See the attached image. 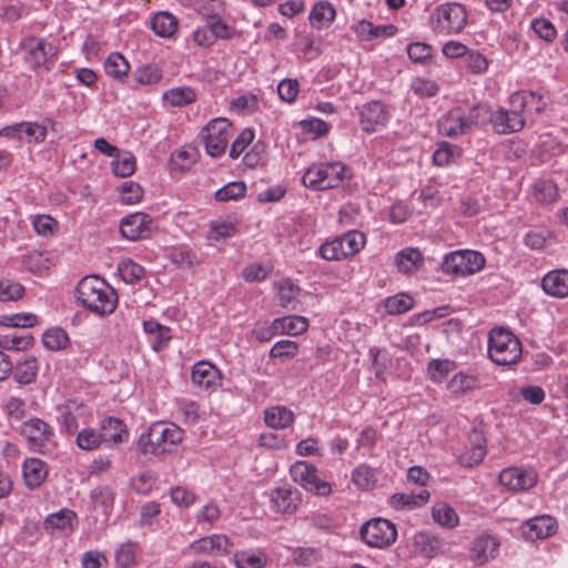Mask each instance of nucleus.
<instances>
[{"mask_svg":"<svg viewBox=\"0 0 568 568\" xmlns=\"http://www.w3.org/2000/svg\"><path fill=\"white\" fill-rule=\"evenodd\" d=\"M184 437V430L173 423H153L139 438L143 454L160 455L171 452Z\"/></svg>","mask_w":568,"mask_h":568,"instance_id":"3","label":"nucleus"},{"mask_svg":"<svg viewBox=\"0 0 568 568\" xmlns=\"http://www.w3.org/2000/svg\"><path fill=\"white\" fill-rule=\"evenodd\" d=\"M38 323L37 315L32 313H16L0 316V324L8 327H32Z\"/></svg>","mask_w":568,"mask_h":568,"instance_id":"52","label":"nucleus"},{"mask_svg":"<svg viewBox=\"0 0 568 568\" xmlns=\"http://www.w3.org/2000/svg\"><path fill=\"white\" fill-rule=\"evenodd\" d=\"M479 387L476 376L458 373L448 382L447 389L455 396L464 395Z\"/></svg>","mask_w":568,"mask_h":568,"instance_id":"37","label":"nucleus"},{"mask_svg":"<svg viewBox=\"0 0 568 568\" xmlns=\"http://www.w3.org/2000/svg\"><path fill=\"white\" fill-rule=\"evenodd\" d=\"M385 310L390 315H397L409 311L414 305L412 296L400 293L385 300Z\"/></svg>","mask_w":568,"mask_h":568,"instance_id":"49","label":"nucleus"},{"mask_svg":"<svg viewBox=\"0 0 568 568\" xmlns=\"http://www.w3.org/2000/svg\"><path fill=\"white\" fill-rule=\"evenodd\" d=\"M412 91L420 98H430L438 92V85L425 78H415L410 84Z\"/></svg>","mask_w":568,"mask_h":568,"instance_id":"64","label":"nucleus"},{"mask_svg":"<svg viewBox=\"0 0 568 568\" xmlns=\"http://www.w3.org/2000/svg\"><path fill=\"white\" fill-rule=\"evenodd\" d=\"M488 116L489 106L486 104L454 108L438 120V131L444 136L456 139L469 133L474 126L486 124Z\"/></svg>","mask_w":568,"mask_h":568,"instance_id":"2","label":"nucleus"},{"mask_svg":"<svg viewBox=\"0 0 568 568\" xmlns=\"http://www.w3.org/2000/svg\"><path fill=\"white\" fill-rule=\"evenodd\" d=\"M271 509L276 514L292 515L294 514L300 504V491L288 485L274 488L268 494Z\"/></svg>","mask_w":568,"mask_h":568,"instance_id":"16","label":"nucleus"},{"mask_svg":"<svg viewBox=\"0 0 568 568\" xmlns=\"http://www.w3.org/2000/svg\"><path fill=\"white\" fill-rule=\"evenodd\" d=\"M523 355L521 342L509 329L494 327L488 334V356L497 365L517 364Z\"/></svg>","mask_w":568,"mask_h":568,"instance_id":"4","label":"nucleus"},{"mask_svg":"<svg viewBox=\"0 0 568 568\" xmlns=\"http://www.w3.org/2000/svg\"><path fill=\"white\" fill-rule=\"evenodd\" d=\"M191 377L194 385L206 390H215L222 384L221 372L206 361L194 364Z\"/></svg>","mask_w":568,"mask_h":568,"instance_id":"17","label":"nucleus"},{"mask_svg":"<svg viewBox=\"0 0 568 568\" xmlns=\"http://www.w3.org/2000/svg\"><path fill=\"white\" fill-rule=\"evenodd\" d=\"M120 200L123 204H135L142 200L143 189L139 183L129 181L119 186Z\"/></svg>","mask_w":568,"mask_h":568,"instance_id":"55","label":"nucleus"},{"mask_svg":"<svg viewBox=\"0 0 568 568\" xmlns=\"http://www.w3.org/2000/svg\"><path fill=\"white\" fill-rule=\"evenodd\" d=\"M105 73L113 79H124L130 70L128 60L120 53H111L104 63Z\"/></svg>","mask_w":568,"mask_h":568,"instance_id":"40","label":"nucleus"},{"mask_svg":"<svg viewBox=\"0 0 568 568\" xmlns=\"http://www.w3.org/2000/svg\"><path fill=\"white\" fill-rule=\"evenodd\" d=\"M387 119L386 108L379 101L367 102L359 110V123L366 132H375L379 126H384Z\"/></svg>","mask_w":568,"mask_h":568,"instance_id":"18","label":"nucleus"},{"mask_svg":"<svg viewBox=\"0 0 568 568\" xmlns=\"http://www.w3.org/2000/svg\"><path fill=\"white\" fill-rule=\"evenodd\" d=\"M535 196L542 203H551L558 197L557 185L550 180L538 181L535 184Z\"/></svg>","mask_w":568,"mask_h":568,"instance_id":"58","label":"nucleus"},{"mask_svg":"<svg viewBox=\"0 0 568 568\" xmlns=\"http://www.w3.org/2000/svg\"><path fill=\"white\" fill-rule=\"evenodd\" d=\"M455 369V363L449 359H433L428 363V375L435 383L443 382Z\"/></svg>","mask_w":568,"mask_h":568,"instance_id":"50","label":"nucleus"},{"mask_svg":"<svg viewBox=\"0 0 568 568\" xmlns=\"http://www.w3.org/2000/svg\"><path fill=\"white\" fill-rule=\"evenodd\" d=\"M100 434L103 444L113 447L126 442L129 433L125 424L116 417H105L100 423Z\"/></svg>","mask_w":568,"mask_h":568,"instance_id":"20","label":"nucleus"},{"mask_svg":"<svg viewBox=\"0 0 568 568\" xmlns=\"http://www.w3.org/2000/svg\"><path fill=\"white\" fill-rule=\"evenodd\" d=\"M432 516L436 524L454 528L458 525V516L455 509L446 503H438L433 506Z\"/></svg>","mask_w":568,"mask_h":568,"instance_id":"39","label":"nucleus"},{"mask_svg":"<svg viewBox=\"0 0 568 568\" xmlns=\"http://www.w3.org/2000/svg\"><path fill=\"white\" fill-rule=\"evenodd\" d=\"M498 547L499 544L493 536L481 535L473 542L471 559L478 565H484L496 557Z\"/></svg>","mask_w":568,"mask_h":568,"instance_id":"26","label":"nucleus"},{"mask_svg":"<svg viewBox=\"0 0 568 568\" xmlns=\"http://www.w3.org/2000/svg\"><path fill=\"white\" fill-rule=\"evenodd\" d=\"M467 23V11L457 2L437 6L429 17V26L438 36L459 33Z\"/></svg>","mask_w":568,"mask_h":568,"instance_id":"6","label":"nucleus"},{"mask_svg":"<svg viewBox=\"0 0 568 568\" xmlns=\"http://www.w3.org/2000/svg\"><path fill=\"white\" fill-rule=\"evenodd\" d=\"M354 484L361 489H367L375 483V471L366 465L356 467L352 474Z\"/></svg>","mask_w":568,"mask_h":568,"instance_id":"60","label":"nucleus"},{"mask_svg":"<svg viewBox=\"0 0 568 568\" xmlns=\"http://www.w3.org/2000/svg\"><path fill=\"white\" fill-rule=\"evenodd\" d=\"M20 434L27 439L29 448L42 453L52 443L53 428L41 418H30L20 427Z\"/></svg>","mask_w":568,"mask_h":568,"instance_id":"12","label":"nucleus"},{"mask_svg":"<svg viewBox=\"0 0 568 568\" xmlns=\"http://www.w3.org/2000/svg\"><path fill=\"white\" fill-rule=\"evenodd\" d=\"M133 77L139 84L150 85L161 80L162 71L154 64H148L136 69Z\"/></svg>","mask_w":568,"mask_h":568,"instance_id":"56","label":"nucleus"},{"mask_svg":"<svg viewBox=\"0 0 568 568\" xmlns=\"http://www.w3.org/2000/svg\"><path fill=\"white\" fill-rule=\"evenodd\" d=\"M231 542L224 535H212L193 541L190 546L195 554H212L215 556L226 554Z\"/></svg>","mask_w":568,"mask_h":568,"instance_id":"23","label":"nucleus"},{"mask_svg":"<svg viewBox=\"0 0 568 568\" xmlns=\"http://www.w3.org/2000/svg\"><path fill=\"white\" fill-rule=\"evenodd\" d=\"M139 546L136 542L126 541L115 551V562L119 568H133L136 565Z\"/></svg>","mask_w":568,"mask_h":568,"instance_id":"43","label":"nucleus"},{"mask_svg":"<svg viewBox=\"0 0 568 568\" xmlns=\"http://www.w3.org/2000/svg\"><path fill=\"white\" fill-rule=\"evenodd\" d=\"M395 264L398 272L409 275L424 265V257L417 248L406 247L396 254Z\"/></svg>","mask_w":568,"mask_h":568,"instance_id":"27","label":"nucleus"},{"mask_svg":"<svg viewBox=\"0 0 568 568\" xmlns=\"http://www.w3.org/2000/svg\"><path fill=\"white\" fill-rule=\"evenodd\" d=\"M47 464L37 457L27 458L22 464V476L26 486L33 490L39 488L48 477Z\"/></svg>","mask_w":568,"mask_h":568,"instance_id":"21","label":"nucleus"},{"mask_svg":"<svg viewBox=\"0 0 568 568\" xmlns=\"http://www.w3.org/2000/svg\"><path fill=\"white\" fill-rule=\"evenodd\" d=\"M143 329L148 335L154 338L152 342V348L155 352L162 351L171 339L170 328L160 324L155 320L144 321Z\"/></svg>","mask_w":568,"mask_h":568,"instance_id":"34","label":"nucleus"},{"mask_svg":"<svg viewBox=\"0 0 568 568\" xmlns=\"http://www.w3.org/2000/svg\"><path fill=\"white\" fill-rule=\"evenodd\" d=\"M541 286L544 292L550 296H568V270L550 271L542 277Z\"/></svg>","mask_w":568,"mask_h":568,"instance_id":"25","label":"nucleus"},{"mask_svg":"<svg viewBox=\"0 0 568 568\" xmlns=\"http://www.w3.org/2000/svg\"><path fill=\"white\" fill-rule=\"evenodd\" d=\"M487 122L493 124V128L498 134H510L519 132L525 126V118L518 108L506 110L504 108L497 109L491 112L489 108V116Z\"/></svg>","mask_w":568,"mask_h":568,"instance_id":"13","label":"nucleus"},{"mask_svg":"<svg viewBox=\"0 0 568 568\" xmlns=\"http://www.w3.org/2000/svg\"><path fill=\"white\" fill-rule=\"evenodd\" d=\"M320 255L326 261H339L345 258L343 245L337 237L332 241L323 243L318 248Z\"/></svg>","mask_w":568,"mask_h":568,"instance_id":"59","label":"nucleus"},{"mask_svg":"<svg viewBox=\"0 0 568 568\" xmlns=\"http://www.w3.org/2000/svg\"><path fill=\"white\" fill-rule=\"evenodd\" d=\"M556 531V520L551 516L535 517L524 525V536L527 539H542Z\"/></svg>","mask_w":568,"mask_h":568,"instance_id":"24","label":"nucleus"},{"mask_svg":"<svg viewBox=\"0 0 568 568\" xmlns=\"http://www.w3.org/2000/svg\"><path fill=\"white\" fill-rule=\"evenodd\" d=\"M300 125L304 133L313 134L314 139L325 136L329 131V125L318 118L302 120Z\"/></svg>","mask_w":568,"mask_h":568,"instance_id":"63","label":"nucleus"},{"mask_svg":"<svg viewBox=\"0 0 568 568\" xmlns=\"http://www.w3.org/2000/svg\"><path fill=\"white\" fill-rule=\"evenodd\" d=\"M42 343L45 348L58 352L69 345L70 338L64 329L54 327L43 333Z\"/></svg>","mask_w":568,"mask_h":568,"instance_id":"41","label":"nucleus"},{"mask_svg":"<svg viewBox=\"0 0 568 568\" xmlns=\"http://www.w3.org/2000/svg\"><path fill=\"white\" fill-rule=\"evenodd\" d=\"M211 9L205 7L199 12L206 19V23L213 32L214 40L216 39H231L233 37V30L221 20L217 9L221 8L222 3L219 0H209Z\"/></svg>","mask_w":568,"mask_h":568,"instance_id":"22","label":"nucleus"},{"mask_svg":"<svg viewBox=\"0 0 568 568\" xmlns=\"http://www.w3.org/2000/svg\"><path fill=\"white\" fill-rule=\"evenodd\" d=\"M485 265L481 253L470 250H460L445 255L442 271L445 274L468 275L480 271Z\"/></svg>","mask_w":568,"mask_h":568,"instance_id":"10","label":"nucleus"},{"mask_svg":"<svg viewBox=\"0 0 568 568\" xmlns=\"http://www.w3.org/2000/svg\"><path fill=\"white\" fill-rule=\"evenodd\" d=\"M429 499V493L426 489L418 494H394L390 497V506L397 510L414 509L425 505Z\"/></svg>","mask_w":568,"mask_h":568,"instance_id":"31","label":"nucleus"},{"mask_svg":"<svg viewBox=\"0 0 568 568\" xmlns=\"http://www.w3.org/2000/svg\"><path fill=\"white\" fill-rule=\"evenodd\" d=\"M178 19L168 11L155 13L151 21L154 33L161 38H171L178 31Z\"/></svg>","mask_w":568,"mask_h":568,"instance_id":"28","label":"nucleus"},{"mask_svg":"<svg viewBox=\"0 0 568 568\" xmlns=\"http://www.w3.org/2000/svg\"><path fill=\"white\" fill-rule=\"evenodd\" d=\"M23 294L24 287L19 282L9 278L0 280V302L17 301Z\"/></svg>","mask_w":568,"mask_h":568,"instance_id":"54","label":"nucleus"},{"mask_svg":"<svg viewBox=\"0 0 568 568\" xmlns=\"http://www.w3.org/2000/svg\"><path fill=\"white\" fill-rule=\"evenodd\" d=\"M232 133L231 122L225 118L211 120L201 131V139L206 153L217 158L225 152Z\"/></svg>","mask_w":568,"mask_h":568,"instance_id":"8","label":"nucleus"},{"mask_svg":"<svg viewBox=\"0 0 568 568\" xmlns=\"http://www.w3.org/2000/svg\"><path fill=\"white\" fill-rule=\"evenodd\" d=\"M359 536L368 547L382 549L395 542L397 529L387 519L374 518L362 525Z\"/></svg>","mask_w":568,"mask_h":568,"instance_id":"9","label":"nucleus"},{"mask_svg":"<svg viewBox=\"0 0 568 568\" xmlns=\"http://www.w3.org/2000/svg\"><path fill=\"white\" fill-rule=\"evenodd\" d=\"M338 239L343 245L345 258L358 253L366 243L365 234L356 230L349 231L338 236Z\"/></svg>","mask_w":568,"mask_h":568,"instance_id":"42","label":"nucleus"},{"mask_svg":"<svg viewBox=\"0 0 568 568\" xmlns=\"http://www.w3.org/2000/svg\"><path fill=\"white\" fill-rule=\"evenodd\" d=\"M276 325L280 334L295 336L307 331L308 321L303 316H284L276 318Z\"/></svg>","mask_w":568,"mask_h":568,"instance_id":"38","label":"nucleus"},{"mask_svg":"<svg viewBox=\"0 0 568 568\" xmlns=\"http://www.w3.org/2000/svg\"><path fill=\"white\" fill-rule=\"evenodd\" d=\"M547 102L548 99L541 93L529 90H520L510 95L511 105L527 114H540L546 109Z\"/></svg>","mask_w":568,"mask_h":568,"instance_id":"19","label":"nucleus"},{"mask_svg":"<svg viewBox=\"0 0 568 568\" xmlns=\"http://www.w3.org/2000/svg\"><path fill=\"white\" fill-rule=\"evenodd\" d=\"M38 362L36 357H28L22 362H19L13 372V378L17 383L27 385L32 383L38 374Z\"/></svg>","mask_w":568,"mask_h":568,"instance_id":"36","label":"nucleus"},{"mask_svg":"<svg viewBox=\"0 0 568 568\" xmlns=\"http://www.w3.org/2000/svg\"><path fill=\"white\" fill-rule=\"evenodd\" d=\"M170 261L178 266L187 268L201 263L197 254L187 247H174L170 253Z\"/></svg>","mask_w":568,"mask_h":568,"instance_id":"47","label":"nucleus"},{"mask_svg":"<svg viewBox=\"0 0 568 568\" xmlns=\"http://www.w3.org/2000/svg\"><path fill=\"white\" fill-rule=\"evenodd\" d=\"M118 272L125 283L134 284L143 277L144 267L128 258L119 263Z\"/></svg>","mask_w":568,"mask_h":568,"instance_id":"48","label":"nucleus"},{"mask_svg":"<svg viewBox=\"0 0 568 568\" xmlns=\"http://www.w3.org/2000/svg\"><path fill=\"white\" fill-rule=\"evenodd\" d=\"M264 420L268 427L282 429L294 422V414L284 406H273L265 410Z\"/></svg>","mask_w":568,"mask_h":568,"instance_id":"32","label":"nucleus"},{"mask_svg":"<svg viewBox=\"0 0 568 568\" xmlns=\"http://www.w3.org/2000/svg\"><path fill=\"white\" fill-rule=\"evenodd\" d=\"M281 306L288 307L296 298L300 287L290 280H282L276 284Z\"/></svg>","mask_w":568,"mask_h":568,"instance_id":"57","label":"nucleus"},{"mask_svg":"<svg viewBox=\"0 0 568 568\" xmlns=\"http://www.w3.org/2000/svg\"><path fill=\"white\" fill-rule=\"evenodd\" d=\"M254 131L244 129L231 144L230 158L237 159L254 140Z\"/></svg>","mask_w":568,"mask_h":568,"instance_id":"62","label":"nucleus"},{"mask_svg":"<svg viewBox=\"0 0 568 568\" xmlns=\"http://www.w3.org/2000/svg\"><path fill=\"white\" fill-rule=\"evenodd\" d=\"M112 161V171L116 176L126 178L134 173L135 171V158L130 152H121L119 150V155L113 156Z\"/></svg>","mask_w":568,"mask_h":568,"instance_id":"45","label":"nucleus"},{"mask_svg":"<svg viewBox=\"0 0 568 568\" xmlns=\"http://www.w3.org/2000/svg\"><path fill=\"white\" fill-rule=\"evenodd\" d=\"M459 155V148L448 142L438 144L437 150L433 154V161L438 166L448 165Z\"/></svg>","mask_w":568,"mask_h":568,"instance_id":"53","label":"nucleus"},{"mask_svg":"<svg viewBox=\"0 0 568 568\" xmlns=\"http://www.w3.org/2000/svg\"><path fill=\"white\" fill-rule=\"evenodd\" d=\"M246 185L244 182L234 181L222 186L215 192V199L220 202L237 200L245 195Z\"/></svg>","mask_w":568,"mask_h":568,"instance_id":"51","label":"nucleus"},{"mask_svg":"<svg viewBox=\"0 0 568 568\" xmlns=\"http://www.w3.org/2000/svg\"><path fill=\"white\" fill-rule=\"evenodd\" d=\"M75 513L70 509H61L58 513L49 515L44 520L47 530L72 531L75 521Z\"/></svg>","mask_w":568,"mask_h":568,"instance_id":"33","label":"nucleus"},{"mask_svg":"<svg viewBox=\"0 0 568 568\" xmlns=\"http://www.w3.org/2000/svg\"><path fill=\"white\" fill-rule=\"evenodd\" d=\"M233 561L236 568H264L268 561L265 551L257 550H241L233 555Z\"/></svg>","mask_w":568,"mask_h":568,"instance_id":"29","label":"nucleus"},{"mask_svg":"<svg viewBox=\"0 0 568 568\" xmlns=\"http://www.w3.org/2000/svg\"><path fill=\"white\" fill-rule=\"evenodd\" d=\"M298 351V344L291 339H282L273 345L270 349V357L272 358H293Z\"/></svg>","mask_w":568,"mask_h":568,"instance_id":"61","label":"nucleus"},{"mask_svg":"<svg viewBox=\"0 0 568 568\" xmlns=\"http://www.w3.org/2000/svg\"><path fill=\"white\" fill-rule=\"evenodd\" d=\"M78 302L99 316L112 314L118 305L115 291L101 277H83L75 288Z\"/></svg>","mask_w":568,"mask_h":568,"instance_id":"1","label":"nucleus"},{"mask_svg":"<svg viewBox=\"0 0 568 568\" xmlns=\"http://www.w3.org/2000/svg\"><path fill=\"white\" fill-rule=\"evenodd\" d=\"M499 483L510 491H525L537 484V473L532 469L508 467L499 473Z\"/></svg>","mask_w":568,"mask_h":568,"instance_id":"14","label":"nucleus"},{"mask_svg":"<svg viewBox=\"0 0 568 568\" xmlns=\"http://www.w3.org/2000/svg\"><path fill=\"white\" fill-rule=\"evenodd\" d=\"M75 443L80 449L90 452L98 449L103 440L98 429L87 427L78 433Z\"/></svg>","mask_w":568,"mask_h":568,"instance_id":"46","label":"nucleus"},{"mask_svg":"<svg viewBox=\"0 0 568 568\" xmlns=\"http://www.w3.org/2000/svg\"><path fill=\"white\" fill-rule=\"evenodd\" d=\"M335 8L328 1L316 2L310 13V23L313 28L328 27L335 19Z\"/></svg>","mask_w":568,"mask_h":568,"instance_id":"30","label":"nucleus"},{"mask_svg":"<svg viewBox=\"0 0 568 568\" xmlns=\"http://www.w3.org/2000/svg\"><path fill=\"white\" fill-rule=\"evenodd\" d=\"M290 474L295 483L315 495L327 496L332 491L331 484L321 479L316 467L308 462H296L291 466Z\"/></svg>","mask_w":568,"mask_h":568,"instance_id":"11","label":"nucleus"},{"mask_svg":"<svg viewBox=\"0 0 568 568\" xmlns=\"http://www.w3.org/2000/svg\"><path fill=\"white\" fill-rule=\"evenodd\" d=\"M20 48L23 51L26 63L33 71L42 68L49 70L55 61V47L42 38L28 36L21 40Z\"/></svg>","mask_w":568,"mask_h":568,"instance_id":"7","label":"nucleus"},{"mask_svg":"<svg viewBox=\"0 0 568 568\" xmlns=\"http://www.w3.org/2000/svg\"><path fill=\"white\" fill-rule=\"evenodd\" d=\"M474 436L476 437V444L469 450L464 453L459 458L460 464L465 467H473L478 465L486 456L484 438L479 433H475Z\"/></svg>","mask_w":568,"mask_h":568,"instance_id":"44","label":"nucleus"},{"mask_svg":"<svg viewBox=\"0 0 568 568\" xmlns=\"http://www.w3.org/2000/svg\"><path fill=\"white\" fill-rule=\"evenodd\" d=\"M162 98L170 105L182 108L195 102L196 92L191 87H175L166 90Z\"/></svg>","mask_w":568,"mask_h":568,"instance_id":"35","label":"nucleus"},{"mask_svg":"<svg viewBox=\"0 0 568 568\" xmlns=\"http://www.w3.org/2000/svg\"><path fill=\"white\" fill-rule=\"evenodd\" d=\"M347 168L341 162L311 165L302 176V183L312 190H328L339 186L346 178Z\"/></svg>","mask_w":568,"mask_h":568,"instance_id":"5","label":"nucleus"},{"mask_svg":"<svg viewBox=\"0 0 568 568\" xmlns=\"http://www.w3.org/2000/svg\"><path fill=\"white\" fill-rule=\"evenodd\" d=\"M153 219L143 212L124 216L120 223V232L129 241L146 239L152 233Z\"/></svg>","mask_w":568,"mask_h":568,"instance_id":"15","label":"nucleus"}]
</instances>
